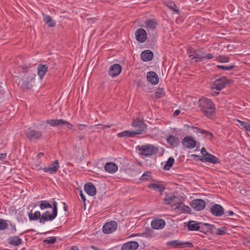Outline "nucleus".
Wrapping results in <instances>:
<instances>
[{"mask_svg":"<svg viewBox=\"0 0 250 250\" xmlns=\"http://www.w3.org/2000/svg\"><path fill=\"white\" fill-rule=\"evenodd\" d=\"M9 223V230H10V232H9V233L10 234H14L16 231H17V229H16V226L15 224L12 223L10 221H7Z\"/></svg>","mask_w":250,"mask_h":250,"instance_id":"nucleus-49","label":"nucleus"},{"mask_svg":"<svg viewBox=\"0 0 250 250\" xmlns=\"http://www.w3.org/2000/svg\"><path fill=\"white\" fill-rule=\"evenodd\" d=\"M48 66L47 64H43L40 63L38 65L37 68V74L40 79L45 76V74L47 72Z\"/></svg>","mask_w":250,"mask_h":250,"instance_id":"nucleus-23","label":"nucleus"},{"mask_svg":"<svg viewBox=\"0 0 250 250\" xmlns=\"http://www.w3.org/2000/svg\"><path fill=\"white\" fill-rule=\"evenodd\" d=\"M76 127L80 131H82L83 133H85L88 126L86 124H78L76 125Z\"/></svg>","mask_w":250,"mask_h":250,"instance_id":"nucleus-45","label":"nucleus"},{"mask_svg":"<svg viewBox=\"0 0 250 250\" xmlns=\"http://www.w3.org/2000/svg\"><path fill=\"white\" fill-rule=\"evenodd\" d=\"M178 197L172 194H167L164 199V204L170 205L174 200H177Z\"/></svg>","mask_w":250,"mask_h":250,"instance_id":"nucleus-35","label":"nucleus"},{"mask_svg":"<svg viewBox=\"0 0 250 250\" xmlns=\"http://www.w3.org/2000/svg\"><path fill=\"white\" fill-rule=\"evenodd\" d=\"M78 135L77 136V138L79 139V140H83L85 138V137L84 135H80V132H78Z\"/></svg>","mask_w":250,"mask_h":250,"instance_id":"nucleus-64","label":"nucleus"},{"mask_svg":"<svg viewBox=\"0 0 250 250\" xmlns=\"http://www.w3.org/2000/svg\"><path fill=\"white\" fill-rule=\"evenodd\" d=\"M167 143L172 147H177L180 144V140L177 137L170 135L167 138Z\"/></svg>","mask_w":250,"mask_h":250,"instance_id":"nucleus-20","label":"nucleus"},{"mask_svg":"<svg viewBox=\"0 0 250 250\" xmlns=\"http://www.w3.org/2000/svg\"><path fill=\"white\" fill-rule=\"evenodd\" d=\"M26 137L31 142H36L42 137V131L33 127H29L24 131Z\"/></svg>","mask_w":250,"mask_h":250,"instance_id":"nucleus-5","label":"nucleus"},{"mask_svg":"<svg viewBox=\"0 0 250 250\" xmlns=\"http://www.w3.org/2000/svg\"><path fill=\"white\" fill-rule=\"evenodd\" d=\"M228 231V228L225 227H222L221 228H217L215 225L212 232V235H224Z\"/></svg>","mask_w":250,"mask_h":250,"instance_id":"nucleus-30","label":"nucleus"},{"mask_svg":"<svg viewBox=\"0 0 250 250\" xmlns=\"http://www.w3.org/2000/svg\"><path fill=\"white\" fill-rule=\"evenodd\" d=\"M200 222H196L193 220L188 221L187 225L188 229L190 231H197L200 229Z\"/></svg>","mask_w":250,"mask_h":250,"instance_id":"nucleus-26","label":"nucleus"},{"mask_svg":"<svg viewBox=\"0 0 250 250\" xmlns=\"http://www.w3.org/2000/svg\"><path fill=\"white\" fill-rule=\"evenodd\" d=\"M134 130H125L117 134V137L119 138H132L136 136Z\"/></svg>","mask_w":250,"mask_h":250,"instance_id":"nucleus-31","label":"nucleus"},{"mask_svg":"<svg viewBox=\"0 0 250 250\" xmlns=\"http://www.w3.org/2000/svg\"><path fill=\"white\" fill-rule=\"evenodd\" d=\"M213 227V224L201 222L199 230L206 235H208L209 233L211 234Z\"/></svg>","mask_w":250,"mask_h":250,"instance_id":"nucleus-15","label":"nucleus"},{"mask_svg":"<svg viewBox=\"0 0 250 250\" xmlns=\"http://www.w3.org/2000/svg\"><path fill=\"white\" fill-rule=\"evenodd\" d=\"M60 166L58 160L54 161L49 167H43V172L50 174H54L57 172Z\"/></svg>","mask_w":250,"mask_h":250,"instance_id":"nucleus-14","label":"nucleus"},{"mask_svg":"<svg viewBox=\"0 0 250 250\" xmlns=\"http://www.w3.org/2000/svg\"><path fill=\"white\" fill-rule=\"evenodd\" d=\"M56 242V237H50L43 241L44 243L47 244H53Z\"/></svg>","mask_w":250,"mask_h":250,"instance_id":"nucleus-48","label":"nucleus"},{"mask_svg":"<svg viewBox=\"0 0 250 250\" xmlns=\"http://www.w3.org/2000/svg\"><path fill=\"white\" fill-rule=\"evenodd\" d=\"M240 124V125L245 129L246 131L250 132V124L247 122L238 121Z\"/></svg>","mask_w":250,"mask_h":250,"instance_id":"nucleus-43","label":"nucleus"},{"mask_svg":"<svg viewBox=\"0 0 250 250\" xmlns=\"http://www.w3.org/2000/svg\"><path fill=\"white\" fill-rule=\"evenodd\" d=\"M39 207L41 210H44L46 208H53V206L47 200H42L39 202Z\"/></svg>","mask_w":250,"mask_h":250,"instance_id":"nucleus-36","label":"nucleus"},{"mask_svg":"<svg viewBox=\"0 0 250 250\" xmlns=\"http://www.w3.org/2000/svg\"><path fill=\"white\" fill-rule=\"evenodd\" d=\"M141 59L145 62H148L151 61L154 57L153 53L149 50L143 51L141 54Z\"/></svg>","mask_w":250,"mask_h":250,"instance_id":"nucleus-18","label":"nucleus"},{"mask_svg":"<svg viewBox=\"0 0 250 250\" xmlns=\"http://www.w3.org/2000/svg\"><path fill=\"white\" fill-rule=\"evenodd\" d=\"M84 190L90 196H94L96 193V189L95 186L92 183H87L84 186Z\"/></svg>","mask_w":250,"mask_h":250,"instance_id":"nucleus-17","label":"nucleus"},{"mask_svg":"<svg viewBox=\"0 0 250 250\" xmlns=\"http://www.w3.org/2000/svg\"><path fill=\"white\" fill-rule=\"evenodd\" d=\"M204 61L209 60L214 58V56L212 54H206L204 52V55H203Z\"/></svg>","mask_w":250,"mask_h":250,"instance_id":"nucleus-52","label":"nucleus"},{"mask_svg":"<svg viewBox=\"0 0 250 250\" xmlns=\"http://www.w3.org/2000/svg\"><path fill=\"white\" fill-rule=\"evenodd\" d=\"M52 206L53 209L51 214H50L49 211L47 210L42 214L41 218L39 220L41 224H44L46 222L52 221L56 218L58 214V204L55 199H53Z\"/></svg>","mask_w":250,"mask_h":250,"instance_id":"nucleus-3","label":"nucleus"},{"mask_svg":"<svg viewBox=\"0 0 250 250\" xmlns=\"http://www.w3.org/2000/svg\"><path fill=\"white\" fill-rule=\"evenodd\" d=\"M35 169L39 170V171L42 170L43 171V168H42L41 165H35Z\"/></svg>","mask_w":250,"mask_h":250,"instance_id":"nucleus-62","label":"nucleus"},{"mask_svg":"<svg viewBox=\"0 0 250 250\" xmlns=\"http://www.w3.org/2000/svg\"><path fill=\"white\" fill-rule=\"evenodd\" d=\"M194 59L195 60V62L196 63H198L204 61L203 56H200L199 57H194Z\"/></svg>","mask_w":250,"mask_h":250,"instance_id":"nucleus-57","label":"nucleus"},{"mask_svg":"<svg viewBox=\"0 0 250 250\" xmlns=\"http://www.w3.org/2000/svg\"><path fill=\"white\" fill-rule=\"evenodd\" d=\"M117 223L115 221H111L106 223L103 227V231L104 233L109 234L112 233L117 229Z\"/></svg>","mask_w":250,"mask_h":250,"instance_id":"nucleus-11","label":"nucleus"},{"mask_svg":"<svg viewBox=\"0 0 250 250\" xmlns=\"http://www.w3.org/2000/svg\"><path fill=\"white\" fill-rule=\"evenodd\" d=\"M17 217L19 222H21L23 223L27 220V219L24 216V215L20 212H19V213L17 214Z\"/></svg>","mask_w":250,"mask_h":250,"instance_id":"nucleus-51","label":"nucleus"},{"mask_svg":"<svg viewBox=\"0 0 250 250\" xmlns=\"http://www.w3.org/2000/svg\"><path fill=\"white\" fill-rule=\"evenodd\" d=\"M150 172L147 171L144 173V174L142 175L141 177V180L142 181H148L149 180L150 178Z\"/></svg>","mask_w":250,"mask_h":250,"instance_id":"nucleus-50","label":"nucleus"},{"mask_svg":"<svg viewBox=\"0 0 250 250\" xmlns=\"http://www.w3.org/2000/svg\"><path fill=\"white\" fill-rule=\"evenodd\" d=\"M36 74L33 73H30L29 75L27 76L26 80L31 81V82L33 81L36 78Z\"/></svg>","mask_w":250,"mask_h":250,"instance_id":"nucleus-54","label":"nucleus"},{"mask_svg":"<svg viewBox=\"0 0 250 250\" xmlns=\"http://www.w3.org/2000/svg\"><path fill=\"white\" fill-rule=\"evenodd\" d=\"M165 94V90L163 88H160L153 94V98L155 99H158L163 97Z\"/></svg>","mask_w":250,"mask_h":250,"instance_id":"nucleus-39","label":"nucleus"},{"mask_svg":"<svg viewBox=\"0 0 250 250\" xmlns=\"http://www.w3.org/2000/svg\"><path fill=\"white\" fill-rule=\"evenodd\" d=\"M137 148L140 154L144 156H151L156 154L158 151L157 147L150 144L138 146Z\"/></svg>","mask_w":250,"mask_h":250,"instance_id":"nucleus-4","label":"nucleus"},{"mask_svg":"<svg viewBox=\"0 0 250 250\" xmlns=\"http://www.w3.org/2000/svg\"><path fill=\"white\" fill-rule=\"evenodd\" d=\"M146 27L147 29L153 30L156 28L157 23L155 20L148 19L145 22Z\"/></svg>","mask_w":250,"mask_h":250,"instance_id":"nucleus-33","label":"nucleus"},{"mask_svg":"<svg viewBox=\"0 0 250 250\" xmlns=\"http://www.w3.org/2000/svg\"><path fill=\"white\" fill-rule=\"evenodd\" d=\"M122 67L120 64L115 63L111 65L108 70L109 75L112 77H115L118 76L121 72Z\"/></svg>","mask_w":250,"mask_h":250,"instance_id":"nucleus-12","label":"nucleus"},{"mask_svg":"<svg viewBox=\"0 0 250 250\" xmlns=\"http://www.w3.org/2000/svg\"><path fill=\"white\" fill-rule=\"evenodd\" d=\"M190 53L193 54V55H192L193 58H191V60H194V57H199L203 56V55H204V51H200L199 50H193V51H191Z\"/></svg>","mask_w":250,"mask_h":250,"instance_id":"nucleus-46","label":"nucleus"},{"mask_svg":"<svg viewBox=\"0 0 250 250\" xmlns=\"http://www.w3.org/2000/svg\"><path fill=\"white\" fill-rule=\"evenodd\" d=\"M32 210L28 213V218L30 221L40 220L41 218L42 215L39 211H36L34 213H32Z\"/></svg>","mask_w":250,"mask_h":250,"instance_id":"nucleus-32","label":"nucleus"},{"mask_svg":"<svg viewBox=\"0 0 250 250\" xmlns=\"http://www.w3.org/2000/svg\"><path fill=\"white\" fill-rule=\"evenodd\" d=\"M216 60L217 61L221 63L228 62H229V60L228 57L222 55H219L217 58Z\"/></svg>","mask_w":250,"mask_h":250,"instance_id":"nucleus-44","label":"nucleus"},{"mask_svg":"<svg viewBox=\"0 0 250 250\" xmlns=\"http://www.w3.org/2000/svg\"><path fill=\"white\" fill-rule=\"evenodd\" d=\"M63 125H66L68 129H72L73 125L67 121L64 120Z\"/></svg>","mask_w":250,"mask_h":250,"instance_id":"nucleus-58","label":"nucleus"},{"mask_svg":"<svg viewBox=\"0 0 250 250\" xmlns=\"http://www.w3.org/2000/svg\"><path fill=\"white\" fill-rule=\"evenodd\" d=\"M229 81L228 80L226 77L222 76L218 77L216 76L212 79L210 84V88L212 90H216L217 92L214 91V95H218L219 91L225 87L227 84L229 83Z\"/></svg>","mask_w":250,"mask_h":250,"instance_id":"nucleus-2","label":"nucleus"},{"mask_svg":"<svg viewBox=\"0 0 250 250\" xmlns=\"http://www.w3.org/2000/svg\"><path fill=\"white\" fill-rule=\"evenodd\" d=\"M64 120L62 119H49L46 121V123L51 126L61 127L63 125Z\"/></svg>","mask_w":250,"mask_h":250,"instance_id":"nucleus-28","label":"nucleus"},{"mask_svg":"<svg viewBox=\"0 0 250 250\" xmlns=\"http://www.w3.org/2000/svg\"><path fill=\"white\" fill-rule=\"evenodd\" d=\"M234 214V212L231 210L225 211L224 210V216L225 217H227L229 216H232Z\"/></svg>","mask_w":250,"mask_h":250,"instance_id":"nucleus-56","label":"nucleus"},{"mask_svg":"<svg viewBox=\"0 0 250 250\" xmlns=\"http://www.w3.org/2000/svg\"><path fill=\"white\" fill-rule=\"evenodd\" d=\"M6 156L7 154L5 153H0V162L2 161L6 157ZM0 163L1 164V162Z\"/></svg>","mask_w":250,"mask_h":250,"instance_id":"nucleus-60","label":"nucleus"},{"mask_svg":"<svg viewBox=\"0 0 250 250\" xmlns=\"http://www.w3.org/2000/svg\"><path fill=\"white\" fill-rule=\"evenodd\" d=\"M147 81L152 85H156L159 82V77L154 71H149L146 74Z\"/></svg>","mask_w":250,"mask_h":250,"instance_id":"nucleus-16","label":"nucleus"},{"mask_svg":"<svg viewBox=\"0 0 250 250\" xmlns=\"http://www.w3.org/2000/svg\"><path fill=\"white\" fill-rule=\"evenodd\" d=\"M211 214L215 217H221L224 214V208L220 204H214L210 208Z\"/></svg>","mask_w":250,"mask_h":250,"instance_id":"nucleus-10","label":"nucleus"},{"mask_svg":"<svg viewBox=\"0 0 250 250\" xmlns=\"http://www.w3.org/2000/svg\"><path fill=\"white\" fill-rule=\"evenodd\" d=\"M164 4L170 10L175 12L177 14H180V11L177 5L172 0H167L164 2Z\"/></svg>","mask_w":250,"mask_h":250,"instance_id":"nucleus-29","label":"nucleus"},{"mask_svg":"<svg viewBox=\"0 0 250 250\" xmlns=\"http://www.w3.org/2000/svg\"><path fill=\"white\" fill-rule=\"evenodd\" d=\"M199 107L206 117L211 119L216 113L215 105L213 102L207 98H202L198 101Z\"/></svg>","mask_w":250,"mask_h":250,"instance_id":"nucleus-1","label":"nucleus"},{"mask_svg":"<svg viewBox=\"0 0 250 250\" xmlns=\"http://www.w3.org/2000/svg\"><path fill=\"white\" fill-rule=\"evenodd\" d=\"M202 162H208L213 164H216L220 163L219 159L211 154H206L205 157L203 159L201 160Z\"/></svg>","mask_w":250,"mask_h":250,"instance_id":"nucleus-22","label":"nucleus"},{"mask_svg":"<svg viewBox=\"0 0 250 250\" xmlns=\"http://www.w3.org/2000/svg\"><path fill=\"white\" fill-rule=\"evenodd\" d=\"M201 153L202 154V156H205L206 154H209L208 152L205 148L202 147L201 149Z\"/></svg>","mask_w":250,"mask_h":250,"instance_id":"nucleus-61","label":"nucleus"},{"mask_svg":"<svg viewBox=\"0 0 250 250\" xmlns=\"http://www.w3.org/2000/svg\"><path fill=\"white\" fill-rule=\"evenodd\" d=\"M167 246L172 248H192L193 247V245L190 242H184L178 240L168 241L167 243Z\"/></svg>","mask_w":250,"mask_h":250,"instance_id":"nucleus-6","label":"nucleus"},{"mask_svg":"<svg viewBox=\"0 0 250 250\" xmlns=\"http://www.w3.org/2000/svg\"><path fill=\"white\" fill-rule=\"evenodd\" d=\"M136 40L140 43H144L147 39V34L143 28L138 29L135 33Z\"/></svg>","mask_w":250,"mask_h":250,"instance_id":"nucleus-13","label":"nucleus"},{"mask_svg":"<svg viewBox=\"0 0 250 250\" xmlns=\"http://www.w3.org/2000/svg\"><path fill=\"white\" fill-rule=\"evenodd\" d=\"M165 221L162 219L154 220L151 223V227L155 229H162L165 226Z\"/></svg>","mask_w":250,"mask_h":250,"instance_id":"nucleus-21","label":"nucleus"},{"mask_svg":"<svg viewBox=\"0 0 250 250\" xmlns=\"http://www.w3.org/2000/svg\"><path fill=\"white\" fill-rule=\"evenodd\" d=\"M131 125L136 129L135 132L136 135L143 134L146 129V124L140 120H134Z\"/></svg>","mask_w":250,"mask_h":250,"instance_id":"nucleus-7","label":"nucleus"},{"mask_svg":"<svg viewBox=\"0 0 250 250\" xmlns=\"http://www.w3.org/2000/svg\"><path fill=\"white\" fill-rule=\"evenodd\" d=\"M201 134H204L206 137L210 140H211L213 137V135L211 132L204 129L201 131Z\"/></svg>","mask_w":250,"mask_h":250,"instance_id":"nucleus-47","label":"nucleus"},{"mask_svg":"<svg viewBox=\"0 0 250 250\" xmlns=\"http://www.w3.org/2000/svg\"><path fill=\"white\" fill-rule=\"evenodd\" d=\"M22 81V84L21 86V88L23 89H30L32 87V82L30 81L26 80V81Z\"/></svg>","mask_w":250,"mask_h":250,"instance_id":"nucleus-40","label":"nucleus"},{"mask_svg":"<svg viewBox=\"0 0 250 250\" xmlns=\"http://www.w3.org/2000/svg\"><path fill=\"white\" fill-rule=\"evenodd\" d=\"M172 204H173V205L178 204V206H179V205H180L181 204H182V201H181L180 202H179V199L178 198L177 200H174V201H173Z\"/></svg>","mask_w":250,"mask_h":250,"instance_id":"nucleus-63","label":"nucleus"},{"mask_svg":"<svg viewBox=\"0 0 250 250\" xmlns=\"http://www.w3.org/2000/svg\"><path fill=\"white\" fill-rule=\"evenodd\" d=\"M191 128L192 129L193 132L197 135H199V133L201 134V131L203 130L195 126H191Z\"/></svg>","mask_w":250,"mask_h":250,"instance_id":"nucleus-55","label":"nucleus"},{"mask_svg":"<svg viewBox=\"0 0 250 250\" xmlns=\"http://www.w3.org/2000/svg\"><path fill=\"white\" fill-rule=\"evenodd\" d=\"M80 197L83 201V204L85 205V201H86V198H85L84 194L83 193L82 191H80Z\"/></svg>","mask_w":250,"mask_h":250,"instance_id":"nucleus-59","label":"nucleus"},{"mask_svg":"<svg viewBox=\"0 0 250 250\" xmlns=\"http://www.w3.org/2000/svg\"><path fill=\"white\" fill-rule=\"evenodd\" d=\"M217 68L219 69H221L224 70H231L235 67V65L234 64L229 65V66H225L223 65H217L216 66Z\"/></svg>","mask_w":250,"mask_h":250,"instance_id":"nucleus-41","label":"nucleus"},{"mask_svg":"<svg viewBox=\"0 0 250 250\" xmlns=\"http://www.w3.org/2000/svg\"><path fill=\"white\" fill-rule=\"evenodd\" d=\"M175 209L177 210L180 212L188 213L191 211L190 208L186 205H183L182 207L181 205L177 206L175 207Z\"/></svg>","mask_w":250,"mask_h":250,"instance_id":"nucleus-37","label":"nucleus"},{"mask_svg":"<svg viewBox=\"0 0 250 250\" xmlns=\"http://www.w3.org/2000/svg\"><path fill=\"white\" fill-rule=\"evenodd\" d=\"M43 21L49 27H53L56 25V21L48 15L43 14Z\"/></svg>","mask_w":250,"mask_h":250,"instance_id":"nucleus-27","label":"nucleus"},{"mask_svg":"<svg viewBox=\"0 0 250 250\" xmlns=\"http://www.w3.org/2000/svg\"><path fill=\"white\" fill-rule=\"evenodd\" d=\"M8 244L11 246H18L21 244L22 240L17 236H10L7 239Z\"/></svg>","mask_w":250,"mask_h":250,"instance_id":"nucleus-25","label":"nucleus"},{"mask_svg":"<svg viewBox=\"0 0 250 250\" xmlns=\"http://www.w3.org/2000/svg\"><path fill=\"white\" fill-rule=\"evenodd\" d=\"M139 247V244L136 241H130L124 244L121 250H136Z\"/></svg>","mask_w":250,"mask_h":250,"instance_id":"nucleus-19","label":"nucleus"},{"mask_svg":"<svg viewBox=\"0 0 250 250\" xmlns=\"http://www.w3.org/2000/svg\"><path fill=\"white\" fill-rule=\"evenodd\" d=\"M190 205L194 211H199L205 208L206 204L204 200L201 199H196L191 202Z\"/></svg>","mask_w":250,"mask_h":250,"instance_id":"nucleus-9","label":"nucleus"},{"mask_svg":"<svg viewBox=\"0 0 250 250\" xmlns=\"http://www.w3.org/2000/svg\"><path fill=\"white\" fill-rule=\"evenodd\" d=\"M190 157L194 160H196L201 162V160L203 159L205 157V156H199L196 154H192L190 155Z\"/></svg>","mask_w":250,"mask_h":250,"instance_id":"nucleus-53","label":"nucleus"},{"mask_svg":"<svg viewBox=\"0 0 250 250\" xmlns=\"http://www.w3.org/2000/svg\"><path fill=\"white\" fill-rule=\"evenodd\" d=\"M148 188L150 189L157 190L161 193L165 189V188L162 185H159L155 183L150 184L148 186Z\"/></svg>","mask_w":250,"mask_h":250,"instance_id":"nucleus-34","label":"nucleus"},{"mask_svg":"<svg viewBox=\"0 0 250 250\" xmlns=\"http://www.w3.org/2000/svg\"><path fill=\"white\" fill-rule=\"evenodd\" d=\"M117 165L113 162H108L104 166L105 170L110 173H114L118 170Z\"/></svg>","mask_w":250,"mask_h":250,"instance_id":"nucleus-24","label":"nucleus"},{"mask_svg":"<svg viewBox=\"0 0 250 250\" xmlns=\"http://www.w3.org/2000/svg\"><path fill=\"white\" fill-rule=\"evenodd\" d=\"M182 144L184 147H187L190 149L194 148L196 146L195 140L193 137L189 135H188L183 139Z\"/></svg>","mask_w":250,"mask_h":250,"instance_id":"nucleus-8","label":"nucleus"},{"mask_svg":"<svg viewBox=\"0 0 250 250\" xmlns=\"http://www.w3.org/2000/svg\"><path fill=\"white\" fill-rule=\"evenodd\" d=\"M174 159L172 157H169L164 166L163 169L165 170H168L173 166L174 163Z\"/></svg>","mask_w":250,"mask_h":250,"instance_id":"nucleus-38","label":"nucleus"},{"mask_svg":"<svg viewBox=\"0 0 250 250\" xmlns=\"http://www.w3.org/2000/svg\"><path fill=\"white\" fill-rule=\"evenodd\" d=\"M8 226L7 221L0 218V230H4L7 228Z\"/></svg>","mask_w":250,"mask_h":250,"instance_id":"nucleus-42","label":"nucleus"}]
</instances>
